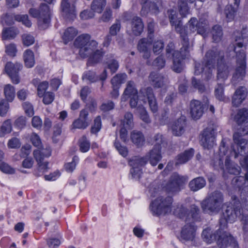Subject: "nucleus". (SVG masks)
I'll list each match as a JSON object with an SVG mask.
<instances>
[{
	"instance_id": "1",
	"label": "nucleus",
	"mask_w": 248,
	"mask_h": 248,
	"mask_svg": "<svg viewBox=\"0 0 248 248\" xmlns=\"http://www.w3.org/2000/svg\"><path fill=\"white\" fill-rule=\"evenodd\" d=\"M224 53L222 51L217 48L209 50L206 52L202 63H195L194 74L199 75L202 74V77L204 80L211 79L213 77V71L217 62V79H226L229 75V70L224 62Z\"/></svg>"
},
{
	"instance_id": "2",
	"label": "nucleus",
	"mask_w": 248,
	"mask_h": 248,
	"mask_svg": "<svg viewBox=\"0 0 248 248\" xmlns=\"http://www.w3.org/2000/svg\"><path fill=\"white\" fill-rule=\"evenodd\" d=\"M234 144L232 145V150L228 155L229 152L228 147L226 146L227 140L222 139L219 147V154L216 155L211 160L210 164L215 170H221L223 171V176L225 178V164H223V160L227 155L234 156V158L238 156L239 155H243L248 154V140L243 139L238 132H235L233 136Z\"/></svg>"
},
{
	"instance_id": "3",
	"label": "nucleus",
	"mask_w": 248,
	"mask_h": 248,
	"mask_svg": "<svg viewBox=\"0 0 248 248\" xmlns=\"http://www.w3.org/2000/svg\"><path fill=\"white\" fill-rule=\"evenodd\" d=\"M235 196H232V207L228 206L221 215L220 218L221 226L225 227L228 222L233 223L236 219L240 220L241 225L243 231L248 232V215L244 213L241 209L242 206L246 210H248V202L244 204L241 198V192L240 193L241 201L237 200Z\"/></svg>"
},
{
	"instance_id": "4",
	"label": "nucleus",
	"mask_w": 248,
	"mask_h": 248,
	"mask_svg": "<svg viewBox=\"0 0 248 248\" xmlns=\"http://www.w3.org/2000/svg\"><path fill=\"white\" fill-rule=\"evenodd\" d=\"M97 45L95 41L90 40L88 34L79 35L74 42L75 46L79 48L80 56L83 58H89L88 65L97 63L102 60L103 52L97 48Z\"/></svg>"
},
{
	"instance_id": "5",
	"label": "nucleus",
	"mask_w": 248,
	"mask_h": 248,
	"mask_svg": "<svg viewBox=\"0 0 248 248\" xmlns=\"http://www.w3.org/2000/svg\"><path fill=\"white\" fill-rule=\"evenodd\" d=\"M240 34L239 32H236L233 35L234 39L233 43V50L236 54V68L232 79V82L233 85L242 80L246 74V54L243 49L245 48V37L243 35L241 37Z\"/></svg>"
},
{
	"instance_id": "6",
	"label": "nucleus",
	"mask_w": 248,
	"mask_h": 248,
	"mask_svg": "<svg viewBox=\"0 0 248 248\" xmlns=\"http://www.w3.org/2000/svg\"><path fill=\"white\" fill-rule=\"evenodd\" d=\"M149 193L152 198H155L150 204L151 211L154 215H164L171 211L172 198L170 196H164L158 186L153 185L149 188Z\"/></svg>"
},
{
	"instance_id": "7",
	"label": "nucleus",
	"mask_w": 248,
	"mask_h": 248,
	"mask_svg": "<svg viewBox=\"0 0 248 248\" xmlns=\"http://www.w3.org/2000/svg\"><path fill=\"white\" fill-rule=\"evenodd\" d=\"M223 202V197L222 193L215 191L201 202V207L205 213H216L221 208Z\"/></svg>"
},
{
	"instance_id": "8",
	"label": "nucleus",
	"mask_w": 248,
	"mask_h": 248,
	"mask_svg": "<svg viewBox=\"0 0 248 248\" xmlns=\"http://www.w3.org/2000/svg\"><path fill=\"white\" fill-rule=\"evenodd\" d=\"M30 14L38 18V25L40 29H47L50 24V10L48 6L45 3L41 4L39 10L31 9Z\"/></svg>"
},
{
	"instance_id": "9",
	"label": "nucleus",
	"mask_w": 248,
	"mask_h": 248,
	"mask_svg": "<svg viewBox=\"0 0 248 248\" xmlns=\"http://www.w3.org/2000/svg\"><path fill=\"white\" fill-rule=\"evenodd\" d=\"M220 228L217 230V237L216 243L219 248H226L230 246L231 248H238V244L234 239L229 233L224 231V229L227 227L221 226L219 222Z\"/></svg>"
},
{
	"instance_id": "10",
	"label": "nucleus",
	"mask_w": 248,
	"mask_h": 248,
	"mask_svg": "<svg viewBox=\"0 0 248 248\" xmlns=\"http://www.w3.org/2000/svg\"><path fill=\"white\" fill-rule=\"evenodd\" d=\"M142 97V94L139 93L138 95V90L136 88L135 84L133 81H129L126 84V87L122 94V101L125 102L130 98V106L131 108H135L138 106L140 101V96Z\"/></svg>"
},
{
	"instance_id": "11",
	"label": "nucleus",
	"mask_w": 248,
	"mask_h": 248,
	"mask_svg": "<svg viewBox=\"0 0 248 248\" xmlns=\"http://www.w3.org/2000/svg\"><path fill=\"white\" fill-rule=\"evenodd\" d=\"M51 155V150L49 147H46V149L42 148L36 150L33 152V155L36 161L38 163V170L37 171H34V174L39 177L47 170L48 163L46 161H44L45 157H48Z\"/></svg>"
},
{
	"instance_id": "12",
	"label": "nucleus",
	"mask_w": 248,
	"mask_h": 248,
	"mask_svg": "<svg viewBox=\"0 0 248 248\" xmlns=\"http://www.w3.org/2000/svg\"><path fill=\"white\" fill-rule=\"evenodd\" d=\"M188 180L186 176H181L177 173H173L170 179L169 183L163 187L168 193L174 194L179 192L181 187Z\"/></svg>"
},
{
	"instance_id": "13",
	"label": "nucleus",
	"mask_w": 248,
	"mask_h": 248,
	"mask_svg": "<svg viewBox=\"0 0 248 248\" xmlns=\"http://www.w3.org/2000/svg\"><path fill=\"white\" fill-rule=\"evenodd\" d=\"M207 22L205 20L200 19L198 22L196 18H191L187 24L186 27H183L185 29V36L188 38V34L194 32L196 31L199 34L203 35L207 29ZM189 46V41L188 40V46Z\"/></svg>"
},
{
	"instance_id": "14",
	"label": "nucleus",
	"mask_w": 248,
	"mask_h": 248,
	"mask_svg": "<svg viewBox=\"0 0 248 248\" xmlns=\"http://www.w3.org/2000/svg\"><path fill=\"white\" fill-rule=\"evenodd\" d=\"M138 158L136 160L140 161V165H145L149 161L151 165L155 166L162 158L161 147L159 146H154L153 149L145 156Z\"/></svg>"
},
{
	"instance_id": "15",
	"label": "nucleus",
	"mask_w": 248,
	"mask_h": 248,
	"mask_svg": "<svg viewBox=\"0 0 248 248\" xmlns=\"http://www.w3.org/2000/svg\"><path fill=\"white\" fill-rule=\"evenodd\" d=\"M140 94H142L143 96H140V99L139 104H142V105L145 104L146 99H148L151 111L153 113L157 112L158 106L156 99L153 93V89L150 87L142 89L140 90Z\"/></svg>"
},
{
	"instance_id": "16",
	"label": "nucleus",
	"mask_w": 248,
	"mask_h": 248,
	"mask_svg": "<svg viewBox=\"0 0 248 248\" xmlns=\"http://www.w3.org/2000/svg\"><path fill=\"white\" fill-rule=\"evenodd\" d=\"M183 47L181 48L180 51H175L173 54V70L177 73H180L183 68L182 60L188 55V46H185V43L182 42Z\"/></svg>"
},
{
	"instance_id": "17",
	"label": "nucleus",
	"mask_w": 248,
	"mask_h": 248,
	"mask_svg": "<svg viewBox=\"0 0 248 248\" xmlns=\"http://www.w3.org/2000/svg\"><path fill=\"white\" fill-rule=\"evenodd\" d=\"M61 11L62 16L67 20H73L76 17V7L72 0H62Z\"/></svg>"
},
{
	"instance_id": "18",
	"label": "nucleus",
	"mask_w": 248,
	"mask_h": 248,
	"mask_svg": "<svg viewBox=\"0 0 248 248\" xmlns=\"http://www.w3.org/2000/svg\"><path fill=\"white\" fill-rule=\"evenodd\" d=\"M234 120L241 126V134H248V109L245 108L240 109L234 116Z\"/></svg>"
},
{
	"instance_id": "19",
	"label": "nucleus",
	"mask_w": 248,
	"mask_h": 248,
	"mask_svg": "<svg viewBox=\"0 0 248 248\" xmlns=\"http://www.w3.org/2000/svg\"><path fill=\"white\" fill-rule=\"evenodd\" d=\"M169 18L171 25L175 27L176 31L180 34L182 42L185 43V46H187L188 39L185 35V28H183L182 22L177 18L175 11L173 10H170L169 11Z\"/></svg>"
},
{
	"instance_id": "20",
	"label": "nucleus",
	"mask_w": 248,
	"mask_h": 248,
	"mask_svg": "<svg viewBox=\"0 0 248 248\" xmlns=\"http://www.w3.org/2000/svg\"><path fill=\"white\" fill-rule=\"evenodd\" d=\"M22 65L20 63L8 62L5 66V71L10 77L12 82L14 84H18L19 81L18 72L21 69Z\"/></svg>"
},
{
	"instance_id": "21",
	"label": "nucleus",
	"mask_w": 248,
	"mask_h": 248,
	"mask_svg": "<svg viewBox=\"0 0 248 248\" xmlns=\"http://www.w3.org/2000/svg\"><path fill=\"white\" fill-rule=\"evenodd\" d=\"M200 144L205 149H210L215 145L214 131L212 129L204 130L200 136Z\"/></svg>"
},
{
	"instance_id": "22",
	"label": "nucleus",
	"mask_w": 248,
	"mask_h": 248,
	"mask_svg": "<svg viewBox=\"0 0 248 248\" xmlns=\"http://www.w3.org/2000/svg\"><path fill=\"white\" fill-rule=\"evenodd\" d=\"M178 215L180 218H184L186 217V221H187L188 219H190L189 217L196 221L200 220V209L194 204L191 206L190 212H188L184 206H181Z\"/></svg>"
},
{
	"instance_id": "23",
	"label": "nucleus",
	"mask_w": 248,
	"mask_h": 248,
	"mask_svg": "<svg viewBox=\"0 0 248 248\" xmlns=\"http://www.w3.org/2000/svg\"><path fill=\"white\" fill-rule=\"evenodd\" d=\"M153 40L148 37L140 39L138 42L137 48L144 59L148 60L151 55V46Z\"/></svg>"
},
{
	"instance_id": "24",
	"label": "nucleus",
	"mask_w": 248,
	"mask_h": 248,
	"mask_svg": "<svg viewBox=\"0 0 248 248\" xmlns=\"http://www.w3.org/2000/svg\"><path fill=\"white\" fill-rule=\"evenodd\" d=\"M196 227L194 224H186L182 228L180 239L181 241H192L196 236Z\"/></svg>"
},
{
	"instance_id": "25",
	"label": "nucleus",
	"mask_w": 248,
	"mask_h": 248,
	"mask_svg": "<svg viewBox=\"0 0 248 248\" xmlns=\"http://www.w3.org/2000/svg\"><path fill=\"white\" fill-rule=\"evenodd\" d=\"M149 80L155 88H161L168 83V79L162 74L153 72L149 76Z\"/></svg>"
},
{
	"instance_id": "26",
	"label": "nucleus",
	"mask_w": 248,
	"mask_h": 248,
	"mask_svg": "<svg viewBox=\"0 0 248 248\" xmlns=\"http://www.w3.org/2000/svg\"><path fill=\"white\" fill-rule=\"evenodd\" d=\"M204 107L198 100H194L190 102V113L194 119H199L202 115Z\"/></svg>"
},
{
	"instance_id": "27",
	"label": "nucleus",
	"mask_w": 248,
	"mask_h": 248,
	"mask_svg": "<svg viewBox=\"0 0 248 248\" xmlns=\"http://www.w3.org/2000/svg\"><path fill=\"white\" fill-rule=\"evenodd\" d=\"M247 91L245 87H240L235 91L232 97V104L233 106L238 107L246 99Z\"/></svg>"
},
{
	"instance_id": "28",
	"label": "nucleus",
	"mask_w": 248,
	"mask_h": 248,
	"mask_svg": "<svg viewBox=\"0 0 248 248\" xmlns=\"http://www.w3.org/2000/svg\"><path fill=\"white\" fill-rule=\"evenodd\" d=\"M186 126V121L185 116H182L172 125L171 130L172 134L176 136H180L182 135Z\"/></svg>"
},
{
	"instance_id": "29",
	"label": "nucleus",
	"mask_w": 248,
	"mask_h": 248,
	"mask_svg": "<svg viewBox=\"0 0 248 248\" xmlns=\"http://www.w3.org/2000/svg\"><path fill=\"white\" fill-rule=\"evenodd\" d=\"M227 171L229 173L233 175H239L241 171V168L236 164L232 162L230 159V157L227 155L225 157V171ZM226 178L227 176L225 174Z\"/></svg>"
},
{
	"instance_id": "30",
	"label": "nucleus",
	"mask_w": 248,
	"mask_h": 248,
	"mask_svg": "<svg viewBox=\"0 0 248 248\" xmlns=\"http://www.w3.org/2000/svg\"><path fill=\"white\" fill-rule=\"evenodd\" d=\"M138 158H139L138 156H135L129 161L130 165L132 167V168L130 170V173L133 178L136 179L140 178L142 174V171L140 167L143 166L140 165L139 161L136 160L137 159L138 160Z\"/></svg>"
},
{
	"instance_id": "31",
	"label": "nucleus",
	"mask_w": 248,
	"mask_h": 248,
	"mask_svg": "<svg viewBox=\"0 0 248 248\" xmlns=\"http://www.w3.org/2000/svg\"><path fill=\"white\" fill-rule=\"evenodd\" d=\"M131 28L132 31L134 35H140L143 31L144 28L141 19L137 16H134L131 22Z\"/></svg>"
},
{
	"instance_id": "32",
	"label": "nucleus",
	"mask_w": 248,
	"mask_h": 248,
	"mask_svg": "<svg viewBox=\"0 0 248 248\" xmlns=\"http://www.w3.org/2000/svg\"><path fill=\"white\" fill-rule=\"evenodd\" d=\"M203 240L207 244H212L216 241L217 230L213 232L211 229L207 228L204 229L202 234Z\"/></svg>"
},
{
	"instance_id": "33",
	"label": "nucleus",
	"mask_w": 248,
	"mask_h": 248,
	"mask_svg": "<svg viewBox=\"0 0 248 248\" xmlns=\"http://www.w3.org/2000/svg\"><path fill=\"white\" fill-rule=\"evenodd\" d=\"M130 140L138 147H141L145 142V138L143 134L139 131L133 130L131 132Z\"/></svg>"
},
{
	"instance_id": "34",
	"label": "nucleus",
	"mask_w": 248,
	"mask_h": 248,
	"mask_svg": "<svg viewBox=\"0 0 248 248\" xmlns=\"http://www.w3.org/2000/svg\"><path fill=\"white\" fill-rule=\"evenodd\" d=\"M240 1V0H234L235 7H232V5H228L226 6L224 12L228 21H230L234 18L236 8L238 7Z\"/></svg>"
},
{
	"instance_id": "35",
	"label": "nucleus",
	"mask_w": 248,
	"mask_h": 248,
	"mask_svg": "<svg viewBox=\"0 0 248 248\" xmlns=\"http://www.w3.org/2000/svg\"><path fill=\"white\" fill-rule=\"evenodd\" d=\"M206 185V181L203 178L199 177L191 180L189 183L190 189L193 191H197L203 188Z\"/></svg>"
},
{
	"instance_id": "36",
	"label": "nucleus",
	"mask_w": 248,
	"mask_h": 248,
	"mask_svg": "<svg viewBox=\"0 0 248 248\" xmlns=\"http://www.w3.org/2000/svg\"><path fill=\"white\" fill-rule=\"evenodd\" d=\"M23 59L25 66L28 68L32 67L35 64L34 55L30 49L26 50L23 53Z\"/></svg>"
},
{
	"instance_id": "37",
	"label": "nucleus",
	"mask_w": 248,
	"mask_h": 248,
	"mask_svg": "<svg viewBox=\"0 0 248 248\" xmlns=\"http://www.w3.org/2000/svg\"><path fill=\"white\" fill-rule=\"evenodd\" d=\"M78 33V30L73 27L67 28L64 31L62 35V39L66 44L71 41Z\"/></svg>"
},
{
	"instance_id": "38",
	"label": "nucleus",
	"mask_w": 248,
	"mask_h": 248,
	"mask_svg": "<svg viewBox=\"0 0 248 248\" xmlns=\"http://www.w3.org/2000/svg\"><path fill=\"white\" fill-rule=\"evenodd\" d=\"M4 95L7 102H12L16 95L15 87L10 84L4 85L3 88Z\"/></svg>"
},
{
	"instance_id": "39",
	"label": "nucleus",
	"mask_w": 248,
	"mask_h": 248,
	"mask_svg": "<svg viewBox=\"0 0 248 248\" xmlns=\"http://www.w3.org/2000/svg\"><path fill=\"white\" fill-rule=\"evenodd\" d=\"M194 150L190 149L185 151L184 153L180 154L177 156L176 165L182 164L186 163L193 156Z\"/></svg>"
},
{
	"instance_id": "40",
	"label": "nucleus",
	"mask_w": 248,
	"mask_h": 248,
	"mask_svg": "<svg viewBox=\"0 0 248 248\" xmlns=\"http://www.w3.org/2000/svg\"><path fill=\"white\" fill-rule=\"evenodd\" d=\"M106 0H93L91 5V10L100 13L106 5Z\"/></svg>"
},
{
	"instance_id": "41",
	"label": "nucleus",
	"mask_w": 248,
	"mask_h": 248,
	"mask_svg": "<svg viewBox=\"0 0 248 248\" xmlns=\"http://www.w3.org/2000/svg\"><path fill=\"white\" fill-rule=\"evenodd\" d=\"M32 83L35 86H37V93L40 97L44 96L48 86V83L46 81H43L38 84V80L34 79L32 80Z\"/></svg>"
},
{
	"instance_id": "42",
	"label": "nucleus",
	"mask_w": 248,
	"mask_h": 248,
	"mask_svg": "<svg viewBox=\"0 0 248 248\" xmlns=\"http://www.w3.org/2000/svg\"><path fill=\"white\" fill-rule=\"evenodd\" d=\"M127 75L125 73L117 74L111 79L112 86L120 88L121 85L125 81Z\"/></svg>"
},
{
	"instance_id": "43",
	"label": "nucleus",
	"mask_w": 248,
	"mask_h": 248,
	"mask_svg": "<svg viewBox=\"0 0 248 248\" xmlns=\"http://www.w3.org/2000/svg\"><path fill=\"white\" fill-rule=\"evenodd\" d=\"M123 126L128 129H132L134 127L133 116L131 112H126L122 121Z\"/></svg>"
},
{
	"instance_id": "44",
	"label": "nucleus",
	"mask_w": 248,
	"mask_h": 248,
	"mask_svg": "<svg viewBox=\"0 0 248 248\" xmlns=\"http://www.w3.org/2000/svg\"><path fill=\"white\" fill-rule=\"evenodd\" d=\"M137 107V110L140 114V118L144 122L149 124L151 122V120L148 114V113L145 108L142 106V104H138Z\"/></svg>"
},
{
	"instance_id": "45",
	"label": "nucleus",
	"mask_w": 248,
	"mask_h": 248,
	"mask_svg": "<svg viewBox=\"0 0 248 248\" xmlns=\"http://www.w3.org/2000/svg\"><path fill=\"white\" fill-rule=\"evenodd\" d=\"M17 34V30L14 28H9L3 30L2 38L3 40L14 38Z\"/></svg>"
},
{
	"instance_id": "46",
	"label": "nucleus",
	"mask_w": 248,
	"mask_h": 248,
	"mask_svg": "<svg viewBox=\"0 0 248 248\" xmlns=\"http://www.w3.org/2000/svg\"><path fill=\"white\" fill-rule=\"evenodd\" d=\"M11 122L10 120L4 121L0 128V137H4L12 131Z\"/></svg>"
},
{
	"instance_id": "47",
	"label": "nucleus",
	"mask_w": 248,
	"mask_h": 248,
	"mask_svg": "<svg viewBox=\"0 0 248 248\" xmlns=\"http://www.w3.org/2000/svg\"><path fill=\"white\" fill-rule=\"evenodd\" d=\"M213 39L215 42H218L221 40L222 36V28L219 25H215L213 27L212 31Z\"/></svg>"
},
{
	"instance_id": "48",
	"label": "nucleus",
	"mask_w": 248,
	"mask_h": 248,
	"mask_svg": "<svg viewBox=\"0 0 248 248\" xmlns=\"http://www.w3.org/2000/svg\"><path fill=\"white\" fill-rule=\"evenodd\" d=\"M215 95L217 99L224 101L225 97L224 95V87L221 84H217L215 89Z\"/></svg>"
},
{
	"instance_id": "49",
	"label": "nucleus",
	"mask_w": 248,
	"mask_h": 248,
	"mask_svg": "<svg viewBox=\"0 0 248 248\" xmlns=\"http://www.w3.org/2000/svg\"><path fill=\"white\" fill-rule=\"evenodd\" d=\"M178 6L180 14L183 17H185L189 13V8L186 0H179Z\"/></svg>"
},
{
	"instance_id": "50",
	"label": "nucleus",
	"mask_w": 248,
	"mask_h": 248,
	"mask_svg": "<svg viewBox=\"0 0 248 248\" xmlns=\"http://www.w3.org/2000/svg\"><path fill=\"white\" fill-rule=\"evenodd\" d=\"M79 162V158L77 156L73 157L72 161L65 164V169L69 172H72L75 169L77 165Z\"/></svg>"
},
{
	"instance_id": "51",
	"label": "nucleus",
	"mask_w": 248,
	"mask_h": 248,
	"mask_svg": "<svg viewBox=\"0 0 248 248\" xmlns=\"http://www.w3.org/2000/svg\"><path fill=\"white\" fill-rule=\"evenodd\" d=\"M79 147L82 153L87 152L90 148V143L85 136H82L79 140Z\"/></svg>"
},
{
	"instance_id": "52",
	"label": "nucleus",
	"mask_w": 248,
	"mask_h": 248,
	"mask_svg": "<svg viewBox=\"0 0 248 248\" xmlns=\"http://www.w3.org/2000/svg\"><path fill=\"white\" fill-rule=\"evenodd\" d=\"M89 125V123L86 120L78 119L72 124L73 128L85 129Z\"/></svg>"
},
{
	"instance_id": "53",
	"label": "nucleus",
	"mask_w": 248,
	"mask_h": 248,
	"mask_svg": "<svg viewBox=\"0 0 248 248\" xmlns=\"http://www.w3.org/2000/svg\"><path fill=\"white\" fill-rule=\"evenodd\" d=\"M22 42L27 46L32 45L35 41L34 37L30 34H24L22 36Z\"/></svg>"
},
{
	"instance_id": "54",
	"label": "nucleus",
	"mask_w": 248,
	"mask_h": 248,
	"mask_svg": "<svg viewBox=\"0 0 248 248\" xmlns=\"http://www.w3.org/2000/svg\"><path fill=\"white\" fill-rule=\"evenodd\" d=\"M15 20L22 22V23L27 27H30L31 25V22L28 19V16L25 15H16L15 16Z\"/></svg>"
},
{
	"instance_id": "55",
	"label": "nucleus",
	"mask_w": 248,
	"mask_h": 248,
	"mask_svg": "<svg viewBox=\"0 0 248 248\" xmlns=\"http://www.w3.org/2000/svg\"><path fill=\"white\" fill-rule=\"evenodd\" d=\"M5 52L9 56L14 57L17 52L16 46L14 44H10L5 46Z\"/></svg>"
},
{
	"instance_id": "56",
	"label": "nucleus",
	"mask_w": 248,
	"mask_h": 248,
	"mask_svg": "<svg viewBox=\"0 0 248 248\" xmlns=\"http://www.w3.org/2000/svg\"><path fill=\"white\" fill-rule=\"evenodd\" d=\"M101 120L100 116H97L94 120V124L91 128V132L96 134L98 132L101 128Z\"/></svg>"
},
{
	"instance_id": "57",
	"label": "nucleus",
	"mask_w": 248,
	"mask_h": 248,
	"mask_svg": "<svg viewBox=\"0 0 248 248\" xmlns=\"http://www.w3.org/2000/svg\"><path fill=\"white\" fill-rule=\"evenodd\" d=\"M0 170L4 173L8 174H13L15 172L14 169L2 161H0Z\"/></svg>"
},
{
	"instance_id": "58",
	"label": "nucleus",
	"mask_w": 248,
	"mask_h": 248,
	"mask_svg": "<svg viewBox=\"0 0 248 248\" xmlns=\"http://www.w3.org/2000/svg\"><path fill=\"white\" fill-rule=\"evenodd\" d=\"M121 22L119 20H116L115 23L113 24L109 28V33L111 35H116L121 29Z\"/></svg>"
},
{
	"instance_id": "59",
	"label": "nucleus",
	"mask_w": 248,
	"mask_h": 248,
	"mask_svg": "<svg viewBox=\"0 0 248 248\" xmlns=\"http://www.w3.org/2000/svg\"><path fill=\"white\" fill-rule=\"evenodd\" d=\"M164 45L163 42L161 41H156L153 43V51L155 54H159L162 51Z\"/></svg>"
},
{
	"instance_id": "60",
	"label": "nucleus",
	"mask_w": 248,
	"mask_h": 248,
	"mask_svg": "<svg viewBox=\"0 0 248 248\" xmlns=\"http://www.w3.org/2000/svg\"><path fill=\"white\" fill-rule=\"evenodd\" d=\"M112 19V11L110 9H106L102 15L100 20L104 22H108Z\"/></svg>"
},
{
	"instance_id": "61",
	"label": "nucleus",
	"mask_w": 248,
	"mask_h": 248,
	"mask_svg": "<svg viewBox=\"0 0 248 248\" xmlns=\"http://www.w3.org/2000/svg\"><path fill=\"white\" fill-rule=\"evenodd\" d=\"M114 146L119 154L123 157H126L128 155V150L125 146H122L118 141H115Z\"/></svg>"
},
{
	"instance_id": "62",
	"label": "nucleus",
	"mask_w": 248,
	"mask_h": 248,
	"mask_svg": "<svg viewBox=\"0 0 248 248\" xmlns=\"http://www.w3.org/2000/svg\"><path fill=\"white\" fill-rule=\"evenodd\" d=\"M106 63L107 64V67L110 70L112 73L116 72L119 66L118 62L114 59L108 61Z\"/></svg>"
},
{
	"instance_id": "63",
	"label": "nucleus",
	"mask_w": 248,
	"mask_h": 248,
	"mask_svg": "<svg viewBox=\"0 0 248 248\" xmlns=\"http://www.w3.org/2000/svg\"><path fill=\"white\" fill-rule=\"evenodd\" d=\"M82 78L83 79L88 80L91 82H95L98 80V78L95 73L90 71L84 73Z\"/></svg>"
},
{
	"instance_id": "64",
	"label": "nucleus",
	"mask_w": 248,
	"mask_h": 248,
	"mask_svg": "<svg viewBox=\"0 0 248 248\" xmlns=\"http://www.w3.org/2000/svg\"><path fill=\"white\" fill-rule=\"evenodd\" d=\"M152 64L158 69H161L165 66V61L162 56H159L154 60Z\"/></svg>"
}]
</instances>
